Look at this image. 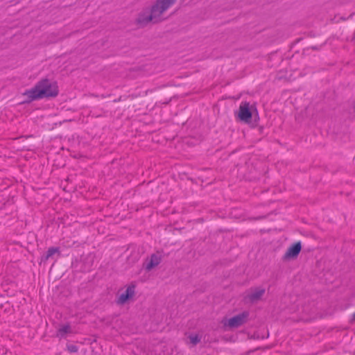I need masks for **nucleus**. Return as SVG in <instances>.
<instances>
[{
    "instance_id": "1",
    "label": "nucleus",
    "mask_w": 355,
    "mask_h": 355,
    "mask_svg": "<svg viewBox=\"0 0 355 355\" xmlns=\"http://www.w3.org/2000/svg\"><path fill=\"white\" fill-rule=\"evenodd\" d=\"M58 94V87L55 81L43 79L38 82L34 87L25 91L24 95L30 101L44 98L55 97Z\"/></svg>"
},
{
    "instance_id": "2",
    "label": "nucleus",
    "mask_w": 355,
    "mask_h": 355,
    "mask_svg": "<svg viewBox=\"0 0 355 355\" xmlns=\"http://www.w3.org/2000/svg\"><path fill=\"white\" fill-rule=\"evenodd\" d=\"M175 3V0H158L156 3L152 7L150 12H147L146 13L141 14L138 19V24L140 25H144L150 21L154 23L161 21L162 14L167 9H168Z\"/></svg>"
},
{
    "instance_id": "3",
    "label": "nucleus",
    "mask_w": 355,
    "mask_h": 355,
    "mask_svg": "<svg viewBox=\"0 0 355 355\" xmlns=\"http://www.w3.org/2000/svg\"><path fill=\"white\" fill-rule=\"evenodd\" d=\"M248 317V313L245 311L241 314H239L229 320H227L224 322V325L225 327H229L231 328L238 327L243 324L247 320Z\"/></svg>"
},
{
    "instance_id": "4",
    "label": "nucleus",
    "mask_w": 355,
    "mask_h": 355,
    "mask_svg": "<svg viewBox=\"0 0 355 355\" xmlns=\"http://www.w3.org/2000/svg\"><path fill=\"white\" fill-rule=\"evenodd\" d=\"M238 118L245 123H249L252 118V112L250 108V103L248 102H242L240 104L238 112Z\"/></svg>"
},
{
    "instance_id": "5",
    "label": "nucleus",
    "mask_w": 355,
    "mask_h": 355,
    "mask_svg": "<svg viewBox=\"0 0 355 355\" xmlns=\"http://www.w3.org/2000/svg\"><path fill=\"white\" fill-rule=\"evenodd\" d=\"M135 291V287L134 285L128 286L125 291L119 295L117 303L120 304H125L128 300L134 296Z\"/></svg>"
},
{
    "instance_id": "6",
    "label": "nucleus",
    "mask_w": 355,
    "mask_h": 355,
    "mask_svg": "<svg viewBox=\"0 0 355 355\" xmlns=\"http://www.w3.org/2000/svg\"><path fill=\"white\" fill-rule=\"evenodd\" d=\"M162 259V255L157 252L150 256L149 259H147L145 263V268L150 270L159 265Z\"/></svg>"
},
{
    "instance_id": "7",
    "label": "nucleus",
    "mask_w": 355,
    "mask_h": 355,
    "mask_svg": "<svg viewBox=\"0 0 355 355\" xmlns=\"http://www.w3.org/2000/svg\"><path fill=\"white\" fill-rule=\"evenodd\" d=\"M301 250V244L300 242L295 243L291 246L284 255L285 259H291L297 257Z\"/></svg>"
},
{
    "instance_id": "8",
    "label": "nucleus",
    "mask_w": 355,
    "mask_h": 355,
    "mask_svg": "<svg viewBox=\"0 0 355 355\" xmlns=\"http://www.w3.org/2000/svg\"><path fill=\"white\" fill-rule=\"evenodd\" d=\"M73 333L70 325L64 324L60 327L58 331V336L64 337L67 334Z\"/></svg>"
},
{
    "instance_id": "9",
    "label": "nucleus",
    "mask_w": 355,
    "mask_h": 355,
    "mask_svg": "<svg viewBox=\"0 0 355 355\" xmlns=\"http://www.w3.org/2000/svg\"><path fill=\"white\" fill-rule=\"evenodd\" d=\"M265 291L263 288H257L250 295V299L252 301L259 299L264 293Z\"/></svg>"
},
{
    "instance_id": "10",
    "label": "nucleus",
    "mask_w": 355,
    "mask_h": 355,
    "mask_svg": "<svg viewBox=\"0 0 355 355\" xmlns=\"http://www.w3.org/2000/svg\"><path fill=\"white\" fill-rule=\"evenodd\" d=\"M189 340L192 345H196L200 342V338L197 334H193L189 336Z\"/></svg>"
},
{
    "instance_id": "11",
    "label": "nucleus",
    "mask_w": 355,
    "mask_h": 355,
    "mask_svg": "<svg viewBox=\"0 0 355 355\" xmlns=\"http://www.w3.org/2000/svg\"><path fill=\"white\" fill-rule=\"evenodd\" d=\"M58 252V248H50L46 253V259H48L51 256H53L54 254Z\"/></svg>"
},
{
    "instance_id": "12",
    "label": "nucleus",
    "mask_w": 355,
    "mask_h": 355,
    "mask_svg": "<svg viewBox=\"0 0 355 355\" xmlns=\"http://www.w3.org/2000/svg\"><path fill=\"white\" fill-rule=\"evenodd\" d=\"M67 349L69 352H70L71 353H74V352H78V347L75 345H68Z\"/></svg>"
}]
</instances>
